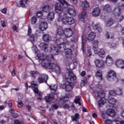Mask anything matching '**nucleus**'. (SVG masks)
<instances>
[{"instance_id": "4c0bfd02", "label": "nucleus", "mask_w": 124, "mask_h": 124, "mask_svg": "<svg viewBox=\"0 0 124 124\" xmlns=\"http://www.w3.org/2000/svg\"><path fill=\"white\" fill-rule=\"evenodd\" d=\"M68 13L71 16H76V12L73 9H69Z\"/></svg>"}, {"instance_id": "7ed1b4c3", "label": "nucleus", "mask_w": 124, "mask_h": 124, "mask_svg": "<svg viewBox=\"0 0 124 124\" xmlns=\"http://www.w3.org/2000/svg\"><path fill=\"white\" fill-rule=\"evenodd\" d=\"M56 43L58 46V48L61 49L62 50H60L61 52L64 51L65 49V44L63 43V40L62 38H59L56 40Z\"/></svg>"}, {"instance_id": "4d7b16f0", "label": "nucleus", "mask_w": 124, "mask_h": 124, "mask_svg": "<svg viewBox=\"0 0 124 124\" xmlns=\"http://www.w3.org/2000/svg\"><path fill=\"white\" fill-rule=\"evenodd\" d=\"M31 85L32 86V88H36L37 87V84H36V82L35 81H33L31 82Z\"/></svg>"}, {"instance_id": "393cba45", "label": "nucleus", "mask_w": 124, "mask_h": 124, "mask_svg": "<svg viewBox=\"0 0 124 124\" xmlns=\"http://www.w3.org/2000/svg\"><path fill=\"white\" fill-rule=\"evenodd\" d=\"M49 64L50 62L47 61L46 59H44V60H42L41 63L42 66H43V67H44V68H48Z\"/></svg>"}, {"instance_id": "c85d7f7f", "label": "nucleus", "mask_w": 124, "mask_h": 124, "mask_svg": "<svg viewBox=\"0 0 124 124\" xmlns=\"http://www.w3.org/2000/svg\"><path fill=\"white\" fill-rule=\"evenodd\" d=\"M103 8L106 12L110 13L112 11V8L109 5H106L103 6Z\"/></svg>"}, {"instance_id": "9d476101", "label": "nucleus", "mask_w": 124, "mask_h": 124, "mask_svg": "<svg viewBox=\"0 0 124 124\" xmlns=\"http://www.w3.org/2000/svg\"><path fill=\"white\" fill-rule=\"evenodd\" d=\"M39 46L42 51H45V52H47V51H48V48L49 47L48 45L44 43H40Z\"/></svg>"}, {"instance_id": "79ce46f5", "label": "nucleus", "mask_w": 124, "mask_h": 124, "mask_svg": "<svg viewBox=\"0 0 124 124\" xmlns=\"http://www.w3.org/2000/svg\"><path fill=\"white\" fill-rule=\"evenodd\" d=\"M86 17H87V13L86 12V11H83L82 13L81 16L79 17V19L81 21H84V19H85Z\"/></svg>"}, {"instance_id": "a211bd4d", "label": "nucleus", "mask_w": 124, "mask_h": 124, "mask_svg": "<svg viewBox=\"0 0 124 124\" xmlns=\"http://www.w3.org/2000/svg\"><path fill=\"white\" fill-rule=\"evenodd\" d=\"M106 103V99L105 97H102L98 102V105L100 108L101 107H103V105H104Z\"/></svg>"}, {"instance_id": "dca6fc26", "label": "nucleus", "mask_w": 124, "mask_h": 124, "mask_svg": "<svg viewBox=\"0 0 124 124\" xmlns=\"http://www.w3.org/2000/svg\"><path fill=\"white\" fill-rule=\"evenodd\" d=\"M65 57L67 58V59H71V57H72V51H71V49L69 48L65 49Z\"/></svg>"}, {"instance_id": "1a4fd4ad", "label": "nucleus", "mask_w": 124, "mask_h": 124, "mask_svg": "<svg viewBox=\"0 0 124 124\" xmlns=\"http://www.w3.org/2000/svg\"><path fill=\"white\" fill-rule=\"evenodd\" d=\"M113 14L115 17H120L122 14L121 8L120 7H115L113 11Z\"/></svg>"}, {"instance_id": "2eb2a0df", "label": "nucleus", "mask_w": 124, "mask_h": 124, "mask_svg": "<svg viewBox=\"0 0 124 124\" xmlns=\"http://www.w3.org/2000/svg\"><path fill=\"white\" fill-rule=\"evenodd\" d=\"M95 64L96 66L98 68L102 67L103 65H104V62L102 60H99L98 59H96L95 61Z\"/></svg>"}, {"instance_id": "13d9d810", "label": "nucleus", "mask_w": 124, "mask_h": 124, "mask_svg": "<svg viewBox=\"0 0 124 124\" xmlns=\"http://www.w3.org/2000/svg\"><path fill=\"white\" fill-rule=\"evenodd\" d=\"M113 124H124V121H114Z\"/></svg>"}, {"instance_id": "49530a36", "label": "nucleus", "mask_w": 124, "mask_h": 124, "mask_svg": "<svg viewBox=\"0 0 124 124\" xmlns=\"http://www.w3.org/2000/svg\"><path fill=\"white\" fill-rule=\"evenodd\" d=\"M50 9H51V8L49 5H46L43 8V11L44 12H48L50 11Z\"/></svg>"}, {"instance_id": "39448f33", "label": "nucleus", "mask_w": 124, "mask_h": 124, "mask_svg": "<svg viewBox=\"0 0 124 124\" xmlns=\"http://www.w3.org/2000/svg\"><path fill=\"white\" fill-rule=\"evenodd\" d=\"M107 77L110 81H114V80L117 78L116 72L113 70L109 71L107 75Z\"/></svg>"}, {"instance_id": "e433bc0d", "label": "nucleus", "mask_w": 124, "mask_h": 124, "mask_svg": "<svg viewBox=\"0 0 124 124\" xmlns=\"http://www.w3.org/2000/svg\"><path fill=\"white\" fill-rule=\"evenodd\" d=\"M41 78H43V80L44 81V83H46V84H47V80L49 79V77L48 75L45 74H42L41 75Z\"/></svg>"}, {"instance_id": "cd10ccee", "label": "nucleus", "mask_w": 124, "mask_h": 124, "mask_svg": "<svg viewBox=\"0 0 124 124\" xmlns=\"http://www.w3.org/2000/svg\"><path fill=\"white\" fill-rule=\"evenodd\" d=\"M71 119L72 122H77L80 119V115L78 113H76L74 116H71Z\"/></svg>"}, {"instance_id": "864d4df0", "label": "nucleus", "mask_w": 124, "mask_h": 124, "mask_svg": "<svg viewBox=\"0 0 124 124\" xmlns=\"http://www.w3.org/2000/svg\"><path fill=\"white\" fill-rule=\"evenodd\" d=\"M109 93L110 95L115 96V95H116V91L110 90L109 91Z\"/></svg>"}, {"instance_id": "f704fd0d", "label": "nucleus", "mask_w": 124, "mask_h": 124, "mask_svg": "<svg viewBox=\"0 0 124 124\" xmlns=\"http://www.w3.org/2000/svg\"><path fill=\"white\" fill-rule=\"evenodd\" d=\"M58 66V65L55 63H51L49 62V64L48 65V69H51L54 71L56 67Z\"/></svg>"}, {"instance_id": "4468645a", "label": "nucleus", "mask_w": 124, "mask_h": 124, "mask_svg": "<svg viewBox=\"0 0 124 124\" xmlns=\"http://www.w3.org/2000/svg\"><path fill=\"white\" fill-rule=\"evenodd\" d=\"M100 14V9L98 7L94 9L92 12V15L94 17H98Z\"/></svg>"}, {"instance_id": "c03bdc74", "label": "nucleus", "mask_w": 124, "mask_h": 124, "mask_svg": "<svg viewBox=\"0 0 124 124\" xmlns=\"http://www.w3.org/2000/svg\"><path fill=\"white\" fill-rule=\"evenodd\" d=\"M29 0H21L20 1V4L22 7H25L26 4H27Z\"/></svg>"}, {"instance_id": "bf43d9fd", "label": "nucleus", "mask_w": 124, "mask_h": 124, "mask_svg": "<svg viewBox=\"0 0 124 124\" xmlns=\"http://www.w3.org/2000/svg\"><path fill=\"white\" fill-rule=\"evenodd\" d=\"M119 7H124V1H121L118 3Z\"/></svg>"}, {"instance_id": "bb28decb", "label": "nucleus", "mask_w": 124, "mask_h": 124, "mask_svg": "<svg viewBox=\"0 0 124 124\" xmlns=\"http://www.w3.org/2000/svg\"><path fill=\"white\" fill-rule=\"evenodd\" d=\"M46 60L48 61V62H55V58L54 56L52 55H48L46 56Z\"/></svg>"}, {"instance_id": "b1692460", "label": "nucleus", "mask_w": 124, "mask_h": 124, "mask_svg": "<svg viewBox=\"0 0 124 124\" xmlns=\"http://www.w3.org/2000/svg\"><path fill=\"white\" fill-rule=\"evenodd\" d=\"M55 18V13L53 12H50L48 13L47 16V19L49 21H53Z\"/></svg>"}, {"instance_id": "9b49d317", "label": "nucleus", "mask_w": 124, "mask_h": 124, "mask_svg": "<svg viewBox=\"0 0 124 124\" xmlns=\"http://www.w3.org/2000/svg\"><path fill=\"white\" fill-rule=\"evenodd\" d=\"M39 29L42 31H46L48 29V24L46 22H42L39 25Z\"/></svg>"}, {"instance_id": "f3484780", "label": "nucleus", "mask_w": 124, "mask_h": 124, "mask_svg": "<svg viewBox=\"0 0 124 124\" xmlns=\"http://www.w3.org/2000/svg\"><path fill=\"white\" fill-rule=\"evenodd\" d=\"M107 115L109 116V117H115L116 115V112L112 108H109L107 110Z\"/></svg>"}, {"instance_id": "ddd939ff", "label": "nucleus", "mask_w": 124, "mask_h": 124, "mask_svg": "<svg viewBox=\"0 0 124 124\" xmlns=\"http://www.w3.org/2000/svg\"><path fill=\"white\" fill-rule=\"evenodd\" d=\"M116 65L117 67L124 69V61L123 60H118L116 62Z\"/></svg>"}, {"instance_id": "8fccbe9b", "label": "nucleus", "mask_w": 124, "mask_h": 124, "mask_svg": "<svg viewBox=\"0 0 124 124\" xmlns=\"http://www.w3.org/2000/svg\"><path fill=\"white\" fill-rule=\"evenodd\" d=\"M97 95L98 97H100L101 99L102 97H104V96H105V94L103 93V92H98Z\"/></svg>"}, {"instance_id": "ea45409f", "label": "nucleus", "mask_w": 124, "mask_h": 124, "mask_svg": "<svg viewBox=\"0 0 124 124\" xmlns=\"http://www.w3.org/2000/svg\"><path fill=\"white\" fill-rule=\"evenodd\" d=\"M37 39V35L36 34H32L30 35V41L31 42H33Z\"/></svg>"}, {"instance_id": "0e129e2a", "label": "nucleus", "mask_w": 124, "mask_h": 124, "mask_svg": "<svg viewBox=\"0 0 124 124\" xmlns=\"http://www.w3.org/2000/svg\"><path fill=\"white\" fill-rule=\"evenodd\" d=\"M17 106L18 108H22V107H23V102L22 101L18 102L17 104Z\"/></svg>"}, {"instance_id": "7c9ffc66", "label": "nucleus", "mask_w": 124, "mask_h": 124, "mask_svg": "<svg viewBox=\"0 0 124 124\" xmlns=\"http://www.w3.org/2000/svg\"><path fill=\"white\" fill-rule=\"evenodd\" d=\"M68 100V98L66 96H64L62 98H61L59 101L60 105H63L64 102H66Z\"/></svg>"}, {"instance_id": "58836bf2", "label": "nucleus", "mask_w": 124, "mask_h": 124, "mask_svg": "<svg viewBox=\"0 0 124 124\" xmlns=\"http://www.w3.org/2000/svg\"><path fill=\"white\" fill-rule=\"evenodd\" d=\"M74 102L76 104H78L79 106H81V102L80 101V96H76Z\"/></svg>"}, {"instance_id": "a18cd8bd", "label": "nucleus", "mask_w": 124, "mask_h": 124, "mask_svg": "<svg viewBox=\"0 0 124 124\" xmlns=\"http://www.w3.org/2000/svg\"><path fill=\"white\" fill-rule=\"evenodd\" d=\"M37 57L39 60H41V61H43L45 59V55H44L43 53H39L37 55Z\"/></svg>"}, {"instance_id": "72a5a7b5", "label": "nucleus", "mask_w": 124, "mask_h": 124, "mask_svg": "<svg viewBox=\"0 0 124 124\" xmlns=\"http://www.w3.org/2000/svg\"><path fill=\"white\" fill-rule=\"evenodd\" d=\"M49 88L51 90V92L52 93L56 94V91H57L58 86L56 85H53L49 86Z\"/></svg>"}, {"instance_id": "0eeeda50", "label": "nucleus", "mask_w": 124, "mask_h": 124, "mask_svg": "<svg viewBox=\"0 0 124 124\" xmlns=\"http://www.w3.org/2000/svg\"><path fill=\"white\" fill-rule=\"evenodd\" d=\"M106 63L108 66H111L113 64V58L111 56H107L106 58Z\"/></svg>"}, {"instance_id": "3c124183", "label": "nucleus", "mask_w": 124, "mask_h": 124, "mask_svg": "<svg viewBox=\"0 0 124 124\" xmlns=\"http://www.w3.org/2000/svg\"><path fill=\"white\" fill-rule=\"evenodd\" d=\"M84 6L85 8H89L90 7V5L89 4V2L88 1H85L82 4V6Z\"/></svg>"}, {"instance_id": "c756f323", "label": "nucleus", "mask_w": 124, "mask_h": 124, "mask_svg": "<svg viewBox=\"0 0 124 124\" xmlns=\"http://www.w3.org/2000/svg\"><path fill=\"white\" fill-rule=\"evenodd\" d=\"M59 1L62 4V6H63L64 8H67V7L69 6V4H68L65 0H59Z\"/></svg>"}, {"instance_id": "a19ab883", "label": "nucleus", "mask_w": 124, "mask_h": 124, "mask_svg": "<svg viewBox=\"0 0 124 124\" xmlns=\"http://www.w3.org/2000/svg\"><path fill=\"white\" fill-rule=\"evenodd\" d=\"M114 24V20L110 18L107 21L106 25L108 27H111Z\"/></svg>"}, {"instance_id": "e2e57ef3", "label": "nucleus", "mask_w": 124, "mask_h": 124, "mask_svg": "<svg viewBox=\"0 0 124 124\" xmlns=\"http://www.w3.org/2000/svg\"><path fill=\"white\" fill-rule=\"evenodd\" d=\"M109 47L110 48H111V49L116 48V47H117V44L115 43H112L109 45Z\"/></svg>"}, {"instance_id": "6e6552de", "label": "nucleus", "mask_w": 124, "mask_h": 124, "mask_svg": "<svg viewBox=\"0 0 124 124\" xmlns=\"http://www.w3.org/2000/svg\"><path fill=\"white\" fill-rule=\"evenodd\" d=\"M44 99L47 103H51V101H53V100L55 99V98L53 94H50L47 96H46Z\"/></svg>"}, {"instance_id": "412c9836", "label": "nucleus", "mask_w": 124, "mask_h": 124, "mask_svg": "<svg viewBox=\"0 0 124 124\" xmlns=\"http://www.w3.org/2000/svg\"><path fill=\"white\" fill-rule=\"evenodd\" d=\"M94 38H95V33L92 32L88 35V40L89 42L93 41V40H94Z\"/></svg>"}, {"instance_id": "6ab92c4d", "label": "nucleus", "mask_w": 124, "mask_h": 124, "mask_svg": "<svg viewBox=\"0 0 124 124\" xmlns=\"http://www.w3.org/2000/svg\"><path fill=\"white\" fill-rule=\"evenodd\" d=\"M43 39L45 42L49 43L51 41L52 37H51V36H50V35L48 34H46L43 35Z\"/></svg>"}, {"instance_id": "37998d69", "label": "nucleus", "mask_w": 124, "mask_h": 124, "mask_svg": "<svg viewBox=\"0 0 124 124\" xmlns=\"http://www.w3.org/2000/svg\"><path fill=\"white\" fill-rule=\"evenodd\" d=\"M53 71H55L56 74H61V72H62V70L60 68V66H59V65H57V66L55 67V69L53 70Z\"/></svg>"}, {"instance_id": "5701e85b", "label": "nucleus", "mask_w": 124, "mask_h": 124, "mask_svg": "<svg viewBox=\"0 0 124 124\" xmlns=\"http://www.w3.org/2000/svg\"><path fill=\"white\" fill-rule=\"evenodd\" d=\"M98 54L100 58L101 59H104L105 56H106V52H105V50L103 49H101L98 52Z\"/></svg>"}, {"instance_id": "09e8293b", "label": "nucleus", "mask_w": 124, "mask_h": 124, "mask_svg": "<svg viewBox=\"0 0 124 124\" xmlns=\"http://www.w3.org/2000/svg\"><path fill=\"white\" fill-rule=\"evenodd\" d=\"M59 108V106L56 104H52L51 105V108H50V111H53V110H56Z\"/></svg>"}, {"instance_id": "5fc2aeb1", "label": "nucleus", "mask_w": 124, "mask_h": 124, "mask_svg": "<svg viewBox=\"0 0 124 124\" xmlns=\"http://www.w3.org/2000/svg\"><path fill=\"white\" fill-rule=\"evenodd\" d=\"M38 82L40 84H42V83H44L43 79L41 77L38 78Z\"/></svg>"}, {"instance_id": "4be33fe9", "label": "nucleus", "mask_w": 124, "mask_h": 124, "mask_svg": "<svg viewBox=\"0 0 124 124\" xmlns=\"http://www.w3.org/2000/svg\"><path fill=\"white\" fill-rule=\"evenodd\" d=\"M108 102L109 103L108 106L112 108L114 106V105L116 104L117 101L116 100V99L112 98L108 100Z\"/></svg>"}, {"instance_id": "473e14b6", "label": "nucleus", "mask_w": 124, "mask_h": 124, "mask_svg": "<svg viewBox=\"0 0 124 124\" xmlns=\"http://www.w3.org/2000/svg\"><path fill=\"white\" fill-rule=\"evenodd\" d=\"M95 76H96V77H97V78L98 79H99V80H100V81H102V72L100 70H99L96 72V73L95 74Z\"/></svg>"}, {"instance_id": "69168bd1", "label": "nucleus", "mask_w": 124, "mask_h": 124, "mask_svg": "<svg viewBox=\"0 0 124 124\" xmlns=\"http://www.w3.org/2000/svg\"><path fill=\"white\" fill-rule=\"evenodd\" d=\"M87 55L89 57H91V56H92V51L91 50V49L87 50Z\"/></svg>"}, {"instance_id": "338daca9", "label": "nucleus", "mask_w": 124, "mask_h": 124, "mask_svg": "<svg viewBox=\"0 0 124 124\" xmlns=\"http://www.w3.org/2000/svg\"><path fill=\"white\" fill-rule=\"evenodd\" d=\"M1 12H2L3 14H6V12H7V10L6 8H4L1 10Z\"/></svg>"}, {"instance_id": "603ef678", "label": "nucleus", "mask_w": 124, "mask_h": 124, "mask_svg": "<svg viewBox=\"0 0 124 124\" xmlns=\"http://www.w3.org/2000/svg\"><path fill=\"white\" fill-rule=\"evenodd\" d=\"M31 23L32 25H34V24H35V23H36V16H33L31 18Z\"/></svg>"}, {"instance_id": "052dcab7", "label": "nucleus", "mask_w": 124, "mask_h": 124, "mask_svg": "<svg viewBox=\"0 0 124 124\" xmlns=\"http://www.w3.org/2000/svg\"><path fill=\"white\" fill-rule=\"evenodd\" d=\"M34 92L35 93H37V94H38L39 95V94H40V92H39V91H38V89L37 88V87H35L34 88Z\"/></svg>"}, {"instance_id": "423d86ee", "label": "nucleus", "mask_w": 124, "mask_h": 124, "mask_svg": "<svg viewBox=\"0 0 124 124\" xmlns=\"http://www.w3.org/2000/svg\"><path fill=\"white\" fill-rule=\"evenodd\" d=\"M61 51H62V49H60L58 46H52L50 47V53L53 55H58L59 52H62Z\"/></svg>"}, {"instance_id": "f03ea898", "label": "nucleus", "mask_w": 124, "mask_h": 124, "mask_svg": "<svg viewBox=\"0 0 124 124\" xmlns=\"http://www.w3.org/2000/svg\"><path fill=\"white\" fill-rule=\"evenodd\" d=\"M58 22H62L64 25H72L74 24V19L73 17L67 16L66 14H63L62 17L59 16L58 18Z\"/></svg>"}, {"instance_id": "f257e3e1", "label": "nucleus", "mask_w": 124, "mask_h": 124, "mask_svg": "<svg viewBox=\"0 0 124 124\" xmlns=\"http://www.w3.org/2000/svg\"><path fill=\"white\" fill-rule=\"evenodd\" d=\"M65 90L66 92H71L73 87H72V83L74 80H76L77 78L75 76L73 72H70L65 74Z\"/></svg>"}, {"instance_id": "680f3d73", "label": "nucleus", "mask_w": 124, "mask_h": 124, "mask_svg": "<svg viewBox=\"0 0 124 124\" xmlns=\"http://www.w3.org/2000/svg\"><path fill=\"white\" fill-rule=\"evenodd\" d=\"M115 121L112 122L110 120H107L105 121L106 124H114L113 123H114Z\"/></svg>"}, {"instance_id": "c9c22d12", "label": "nucleus", "mask_w": 124, "mask_h": 124, "mask_svg": "<svg viewBox=\"0 0 124 124\" xmlns=\"http://www.w3.org/2000/svg\"><path fill=\"white\" fill-rule=\"evenodd\" d=\"M86 42H87V38H86V37L82 36L81 50L83 53H84V45L86 44Z\"/></svg>"}, {"instance_id": "de8ad7c7", "label": "nucleus", "mask_w": 124, "mask_h": 124, "mask_svg": "<svg viewBox=\"0 0 124 124\" xmlns=\"http://www.w3.org/2000/svg\"><path fill=\"white\" fill-rule=\"evenodd\" d=\"M122 93H123V91H122V89H121L120 88H118L115 91L116 95H122Z\"/></svg>"}, {"instance_id": "f8f14e48", "label": "nucleus", "mask_w": 124, "mask_h": 124, "mask_svg": "<svg viewBox=\"0 0 124 124\" xmlns=\"http://www.w3.org/2000/svg\"><path fill=\"white\" fill-rule=\"evenodd\" d=\"M72 31H71V29L67 28L64 31V35L67 38H69V37H71L72 36Z\"/></svg>"}, {"instance_id": "2f4dec72", "label": "nucleus", "mask_w": 124, "mask_h": 124, "mask_svg": "<svg viewBox=\"0 0 124 124\" xmlns=\"http://www.w3.org/2000/svg\"><path fill=\"white\" fill-rule=\"evenodd\" d=\"M57 35H60V36H62L63 34H64V31H63V29L62 28H58L57 31Z\"/></svg>"}, {"instance_id": "a878e982", "label": "nucleus", "mask_w": 124, "mask_h": 124, "mask_svg": "<svg viewBox=\"0 0 124 124\" xmlns=\"http://www.w3.org/2000/svg\"><path fill=\"white\" fill-rule=\"evenodd\" d=\"M30 76L32 78L37 77L39 75V73L37 71H31L30 72Z\"/></svg>"}, {"instance_id": "6e6d98bb", "label": "nucleus", "mask_w": 124, "mask_h": 124, "mask_svg": "<svg viewBox=\"0 0 124 124\" xmlns=\"http://www.w3.org/2000/svg\"><path fill=\"white\" fill-rule=\"evenodd\" d=\"M70 40L71 42H73V43H77L78 42V39L74 37L71 38Z\"/></svg>"}, {"instance_id": "20e7f679", "label": "nucleus", "mask_w": 124, "mask_h": 124, "mask_svg": "<svg viewBox=\"0 0 124 124\" xmlns=\"http://www.w3.org/2000/svg\"><path fill=\"white\" fill-rule=\"evenodd\" d=\"M55 11L58 13V17H62L63 9L60 3H57L55 5Z\"/></svg>"}, {"instance_id": "aec40b11", "label": "nucleus", "mask_w": 124, "mask_h": 124, "mask_svg": "<svg viewBox=\"0 0 124 124\" xmlns=\"http://www.w3.org/2000/svg\"><path fill=\"white\" fill-rule=\"evenodd\" d=\"M92 27L94 29V30H96L99 32H102V29L101 28V26L98 24H95L93 23L92 24Z\"/></svg>"}, {"instance_id": "774afa93", "label": "nucleus", "mask_w": 124, "mask_h": 124, "mask_svg": "<svg viewBox=\"0 0 124 124\" xmlns=\"http://www.w3.org/2000/svg\"><path fill=\"white\" fill-rule=\"evenodd\" d=\"M18 115L17 113H12V117H13L14 118H18Z\"/></svg>"}]
</instances>
